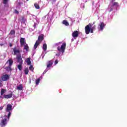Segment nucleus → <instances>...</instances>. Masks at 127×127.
Segmentation results:
<instances>
[{
  "mask_svg": "<svg viewBox=\"0 0 127 127\" xmlns=\"http://www.w3.org/2000/svg\"><path fill=\"white\" fill-rule=\"evenodd\" d=\"M34 6L37 8V9H39L40 7L39 6V5L37 3H34Z\"/></svg>",
  "mask_w": 127,
  "mask_h": 127,
  "instance_id": "25",
  "label": "nucleus"
},
{
  "mask_svg": "<svg viewBox=\"0 0 127 127\" xmlns=\"http://www.w3.org/2000/svg\"><path fill=\"white\" fill-rule=\"evenodd\" d=\"M24 50H26V51H28V49H29V47H28V45H27V44L25 43L24 45V48H23Z\"/></svg>",
  "mask_w": 127,
  "mask_h": 127,
  "instance_id": "15",
  "label": "nucleus"
},
{
  "mask_svg": "<svg viewBox=\"0 0 127 127\" xmlns=\"http://www.w3.org/2000/svg\"><path fill=\"white\" fill-rule=\"evenodd\" d=\"M90 28L95 30V29H96V25L92 26V27H90Z\"/></svg>",
  "mask_w": 127,
  "mask_h": 127,
  "instance_id": "31",
  "label": "nucleus"
},
{
  "mask_svg": "<svg viewBox=\"0 0 127 127\" xmlns=\"http://www.w3.org/2000/svg\"><path fill=\"white\" fill-rule=\"evenodd\" d=\"M40 82V78H38L36 80V85H38Z\"/></svg>",
  "mask_w": 127,
  "mask_h": 127,
  "instance_id": "28",
  "label": "nucleus"
},
{
  "mask_svg": "<svg viewBox=\"0 0 127 127\" xmlns=\"http://www.w3.org/2000/svg\"><path fill=\"white\" fill-rule=\"evenodd\" d=\"M43 39H44V35H43V34H42L38 36V40H37V41H38L39 42L41 43V42H42V40H43Z\"/></svg>",
  "mask_w": 127,
  "mask_h": 127,
  "instance_id": "9",
  "label": "nucleus"
},
{
  "mask_svg": "<svg viewBox=\"0 0 127 127\" xmlns=\"http://www.w3.org/2000/svg\"><path fill=\"white\" fill-rule=\"evenodd\" d=\"M13 51L14 52V55H19L20 54V50L19 49L16 48V47L13 48Z\"/></svg>",
  "mask_w": 127,
  "mask_h": 127,
  "instance_id": "5",
  "label": "nucleus"
},
{
  "mask_svg": "<svg viewBox=\"0 0 127 127\" xmlns=\"http://www.w3.org/2000/svg\"><path fill=\"white\" fill-rule=\"evenodd\" d=\"M119 5V3L118 2H115L113 3L112 6H118Z\"/></svg>",
  "mask_w": 127,
  "mask_h": 127,
  "instance_id": "26",
  "label": "nucleus"
},
{
  "mask_svg": "<svg viewBox=\"0 0 127 127\" xmlns=\"http://www.w3.org/2000/svg\"><path fill=\"white\" fill-rule=\"evenodd\" d=\"M93 26L91 23H89L88 25H86L85 27V31L86 34H89L90 33L91 27Z\"/></svg>",
  "mask_w": 127,
  "mask_h": 127,
  "instance_id": "3",
  "label": "nucleus"
},
{
  "mask_svg": "<svg viewBox=\"0 0 127 127\" xmlns=\"http://www.w3.org/2000/svg\"><path fill=\"white\" fill-rule=\"evenodd\" d=\"M61 44V42L57 43L55 44V46H59Z\"/></svg>",
  "mask_w": 127,
  "mask_h": 127,
  "instance_id": "30",
  "label": "nucleus"
},
{
  "mask_svg": "<svg viewBox=\"0 0 127 127\" xmlns=\"http://www.w3.org/2000/svg\"><path fill=\"white\" fill-rule=\"evenodd\" d=\"M106 25H105V23H104V22H101L100 25V29H101V30H103V29H104V27H105Z\"/></svg>",
  "mask_w": 127,
  "mask_h": 127,
  "instance_id": "16",
  "label": "nucleus"
},
{
  "mask_svg": "<svg viewBox=\"0 0 127 127\" xmlns=\"http://www.w3.org/2000/svg\"><path fill=\"white\" fill-rule=\"evenodd\" d=\"M16 59L17 63H19V64H23V60H22V58H21V54L17 55Z\"/></svg>",
  "mask_w": 127,
  "mask_h": 127,
  "instance_id": "4",
  "label": "nucleus"
},
{
  "mask_svg": "<svg viewBox=\"0 0 127 127\" xmlns=\"http://www.w3.org/2000/svg\"><path fill=\"white\" fill-rule=\"evenodd\" d=\"M17 68L20 70V71H21L22 70V64H19L17 65Z\"/></svg>",
  "mask_w": 127,
  "mask_h": 127,
  "instance_id": "22",
  "label": "nucleus"
},
{
  "mask_svg": "<svg viewBox=\"0 0 127 127\" xmlns=\"http://www.w3.org/2000/svg\"><path fill=\"white\" fill-rule=\"evenodd\" d=\"M80 33L78 31H74L72 33V36L73 38H76L79 36Z\"/></svg>",
  "mask_w": 127,
  "mask_h": 127,
  "instance_id": "7",
  "label": "nucleus"
},
{
  "mask_svg": "<svg viewBox=\"0 0 127 127\" xmlns=\"http://www.w3.org/2000/svg\"><path fill=\"white\" fill-rule=\"evenodd\" d=\"M20 43L21 46H23V45H24L25 44V43H26L25 42V38H21L20 39Z\"/></svg>",
  "mask_w": 127,
  "mask_h": 127,
  "instance_id": "11",
  "label": "nucleus"
},
{
  "mask_svg": "<svg viewBox=\"0 0 127 127\" xmlns=\"http://www.w3.org/2000/svg\"><path fill=\"white\" fill-rule=\"evenodd\" d=\"M21 4H23V2H18V5H21Z\"/></svg>",
  "mask_w": 127,
  "mask_h": 127,
  "instance_id": "34",
  "label": "nucleus"
},
{
  "mask_svg": "<svg viewBox=\"0 0 127 127\" xmlns=\"http://www.w3.org/2000/svg\"><path fill=\"white\" fill-rule=\"evenodd\" d=\"M41 43H40V42H39L38 41H36L34 46V49H36V48H37V47L40 45V44H41Z\"/></svg>",
  "mask_w": 127,
  "mask_h": 127,
  "instance_id": "14",
  "label": "nucleus"
},
{
  "mask_svg": "<svg viewBox=\"0 0 127 127\" xmlns=\"http://www.w3.org/2000/svg\"><path fill=\"white\" fill-rule=\"evenodd\" d=\"M7 6H8V5H7Z\"/></svg>",
  "mask_w": 127,
  "mask_h": 127,
  "instance_id": "45",
  "label": "nucleus"
},
{
  "mask_svg": "<svg viewBox=\"0 0 127 127\" xmlns=\"http://www.w3.org/2000/svg\"><path fill=\"white\" fill-rule=\"evenodd\" d=\"M90 32L91 33H94V29H92L91 28H90Z\"/></svg>",
  "mask_w": 127,
  "mask_h": 127,
  "instance_id": "33",
  "label": "nucleus"
},
{
  "mask_svg": "<svg viewBox=\"0 0 127 127\" xmlns=\"http://www.w3.org/2000/svg\"><path fill=\"white\" fill-rule=\"evenodd\" d=\"M1 78L2 81H7V80L9 79V76H8V74H5L2 76Z\"/></svg>",
  "mask_w": 127,
  "mask_h": 127,
  "instance_id": "10",
  "label": "nucleus"
},
{
  "mask_svg": "<svg viewBox=\"0 0 127 127\" xmlns=\"http://www.w3.org/2000/svg\"><path fill=\"white\" fill-rule=\"evenodd\" d=\"M43 49L44 51H46L47 50V45L46 44H44L43 45Z\"/></svg>",
  "mask_w": 127,
  "mask_h": 127,
  "instance_id": "19",
  "label": "nucleus"
},
{
  "mask_svg": "<svg viewBox=\"0 0 127 127\" xmlns=\"http://www.w3.org/2000/svg\"><path fill=\"white\" fill-rule=\"evenodd\" d=\"M96 23V22H93V24H95Z\"/></svg>",
  "mask_w": 127,
  "mask_h": 127,
  "instance_id": "43",
  "label": "nucleus"
},
{
  "mask_svg": "<svg viewBox=\"0 0 127 127\" xmlns=\"http://www.w3.org/2000/svg\"><path fill=\"white\" fill-rule=\"evenodd\" d=\"M57 49L59 52L64 53L65 52V49H66V42H64L61 47L58 46Z\"/></svg>",
  "mask_w": 127,
  "mask_h": 127,
  "instance_id": "2",
  "label": "nucleus"
},
{
  "mask_svg": "<svg viewBox=\"0 0 127 127\" xmlns=\"http://www.w3.org/2000/svg\"><path fill=\"white\" fill-rule=\"evenodd\" d=\"M5 92H6V90L5 89H1L0 91L1 96H2V95H3L4 93H5Z\"/></svg>",
  "mask_w": 127,
  "mask_h": 127,
  "instance_id": "23",
  "label": "nucleus"
},
{
  "mask_svg": "<svg viewBox=\"0 0 127 127\" xmlns=\"http://www.w3.org/2000/svg\"><path fill=\"white\" fill-rule=\"evenodd\" d=\"M29 70H30V71H32V72H33V70H34V67H33V66L32 65H30V67H29Z\"/></svg>",
  "mask_w": 127,
  "mask_h": 127,
  "instance_id": "27",
  "label": "nucleus"
},
{
  "mask_svg": "<svg viewBox=\"0 0 127 127\" xmlns=\"http://www.w3.org/2000/svg\"><path fill=\"white\" fill-rule=\"evenodd\" d=\"M25 75H28L29 72V70H28V68H25L24 70Z\"/></svg>",
  "mask_w": 127,
  "mask_h": 127,
  "instance_id": "18",
  "label": "nucleus"
},
{
  "mask_svg": "<svg viewBox=\"0 0 127 127\" xmlns=\"http://www.w3.org/2000/svg\"><path fill=\"white\" fill-rule=\"evenodd\" d=\"M112 10H113V8H111L110 9V10L109 11L110 12H111V11H112Z\"/></svg>",
  "mask_w": 127,
  "mask_h": 127,
  "instance_id": "40",
  "label": "nucleus"
},
{
  "mask_svg": "<svg viewBox=\"0 0 127 127\" xmlns=\"http://www.w3.org/2000/svg\"><path fill=\"white\" fill-rule=\"evenodd\" d=\"M56 1V0H52V2L53 3L54 2H55Z\"/></svg>",
  "mask_w": 127,
  "mask_h": 127,
  "instance_id": "38",
  "label": "nucleus"
},
{
  "mask_svg": "<svg viewBox=\"0 0 127 127\" xmlns=\"http://www.w3.org/2000/svg\"><path fill=\"white\" fill-rule=\"evenodd\" d=\"M56 64H58V60H56L55 61V64L56 65Z\"/></svg>",
  "mask_w": 127,
  "mask_h": 127,
  "instance_id": "35",
  "label": "nucleus"
},
{
  "mask_svg": "<svg viewBox=\"0 0 127 127\" xmlns=\"http://www.w3.org/2000/svg\"><path fill=\"white\" fill-rule=\"evenodd\" d=\"M9 45L10 47H12V44L11 43H9Z\"/></svg>",
  "mask_w": 127,
  "mask_h": 127,
  "instance_id": "39",
  "label": "nucleus"
},
{
  "mask_svg": "<svg viewBox=\"0 0 127 127\" xmlns=\"http://www.w3.org/2000/svg\"><path fill=\"white\" fill-rule=\"evenodd\" d=\"M3 109V107L2 106L0 107V111H2Z\"/></svg>",
  "mask_w": 127,
  "mask_h": 127,
  "instance_id": "37",
  "label": "nucleus"
},
{
  "mask_svg": "<svg viewBox=\"0 0 127 127\" xmlns=\"http://www.w3.org/2000/svg\"><path fill=\"white\" fill-rule=\"evenodd\" d=\"M27 1H28V0H26Z\"/></svg>",
  "mask_w": 127,
  "mask_h": 127,
  "instance_id": "44",
  "label": "nucleus"
},
{
  "mask_svg": "<svg viewBox=\"0 0 127 127\" xmlns=\"http://www.w3.org/2000/svg\"><path fill=\"white\" fill-rule=\"evenodd\" d=\"M15 34V31L14 30H11L10 32V35H14Z\"/></svg>",
  "mask_w": 127,
  "mask_h": 127,
  "instance_id": "24",
  "label": "nucleus"
},
{
  "mask_svg": "<svg viewBox=\"0 0 127 127\" xmlns=\"http://www.w3.org/2000/svg\"><path fill=\"white\" fill-rule=\"evenodd\" d=\"M3 97L4 99H10V98H12V93H10L7 95H4Z\"/></svg>",
  "mask_w": 127,
  "mask_h": 127,
  "instance_id": "13",
  "label": "nucleus"
},
{
  "mask_svg": "<svg viewBox=\"0 0 127 127\" xmlns=\"http://www.w3.org/2000/svg\"><path fill=\"white\" fill-rule=\"evenodd\" d=\"M6 118L3 119L2 120H1L0 123V126L1 127H4L6 126L7 122Z\"/></svg>",
  "mask_w": 127,
  "mask_h": 127,
  "instance_id": "6",
  "label": "nucleus"
},
{
  "mask_svg": "<svg viewBox=\"0 0 127 127\" xmlns=\"http://www.w3.org/2000/svg\"><path fill=\"white\" fill-rule=\"evenodd\" d=\"M14 12H15V13H16L17 14H18V13H19V12L18 11H17V10H16V9L14 10Z\"/></svg>",
  "mask_w": 127,
  "mask_h": 127,
  "instance_id": "32",
  "label": "nucleus"
},
{
  "mask_svg": "<svg viewBox=\"0 0 127 127\" xmlns=\"http://www.w3.org/2000/svg\"><path fill=\"white\" fill-rule=\"evenodd\" d=\"M0 99H3V98L2 96H0Z\"/></svg>",
  "mask_w": 127,
  "mask_h": 127,
  "instance_id": "42",
  "label": "nucleus"
},
{
  "mask_svg": "<svg viewBox=\"0 0 127 127\" xmlns=\"http://www.w3.org/2000/svg\"><path fill=\"white\" fill-rule=\"evenodd\" d=\"M23 89V86L22 84H20L19 86H17V90H19V91H21Z\"/></svg>",
  "mask_w": 127,
  "mask_h": 127,
  "instance_id": "17",
  "label": "nucleus"
},
{
  "mask_svg": "<svg viewBox=\"0 0 127 127\" xmlns=\"http://www.w3.org/2000/svg\"><path fill=\"white\" fill-rule=\"evenodd\" d=\"M26 63L27 65H30V64H31V61H30V58H27Z\"/></svg>",
  "mask_w": 127,
  "mask_h": 127,
  "instance_id": "20",
  "label": "nucleus"
},
{
  "mask_svg": "<svg viewBox=\"0 0 127 127\" xmlns=\"http://www.w3.org/2000/svg\"><path fill=\"white\" fill-rule=\"evenodd\" d=\"M53 61L51 60L49 61L47 63V69H48V70H49V69H50V68H51V66H52V65H53Z\"/></svg>",
  "mask_w": 127,
  "mask_h": 127,
  "instance_id": "8",
  "label": "nucleus"
},
{
  "mask_svg": "<svg viewBox=\"0 0 127 127\" xmlns=\"http://www.w3.org/2000/svg\"><path fill=\"white\" fill-rule=\"evenodd\" d=\"M12 110V106L10 104H7L6 108V112L7 113H8L7 116L6 115H4L5 118H7L8 120H9V118H10V116H11V112H10V111Z\"/></svg>",
  "mask_w": 127,
  "mask_h": 127,
  "instance_id": "1",
  "label": "nucleus"
},
{
  "mask_svg": "<svg viewBox=\"0 0 127 127\" xmlns=\"http://www.w3.org/2000/svg\"><path fill=\"white\" fill-rule=\"evenodd\" d=\"M63 24H64V25H66V26H68L69 25V23L67 22V20H64L63 21Z\"/></svg>",
  "mask_w": 127,
  "mask_h": 127,
  "instance_id": "21",
  "label": "nucleus"
},
{
  "mask_svg": "<svg viewBox=\"0 0 127 127\" xmlns=\"http://www.w3.org/2000/svg\"><path fill=\"white\" fill-rule=\"evenodd\" d=\"M7 62H8V63H9L8 67H9V68H10V67H11V66L12 65V64H13V61H12V60L11 59H10L6 63H6H7Z\"/></svg>",
  "mask_w": 127,
  "mask_h": 127,
  "instance_id": "12",
  "label": "nucleus"
},
{
  "mask_svg": "<svg viewBox=\"0 0 127 127\" xmlns=\"http://www.w3.org/2000/svg\"><path fill=\"white\" fill-rule=\"evenodd\" d=\"M8 2V0H3L2 3H3V4H6V3H7Z\"/></svg>",
  "mask_w": 127,
  "mask_h": 127,
  "instance_id": "29",
  "label": "nucleus"
},
{
  "mask_svg": "<svg viewBox=\"0 0 127 127\" xmlns=\"http://www.w3.org/2000/svg\"><path fill=\"white\" fill-rule=\"evenodd\" d=\"M116 0H111V2H114Z\"/></svg>",
  "mask_w": 127,
  "mask_h": 127,
  "instance_id": "41",
  "label": "nucleus"
},
{
  "mask_svg": "<svg viewBox=\"0 0 127 127\" xmlns=\"http://www.w3.org/2000/svg\"><path fill=\"white\" fill-rule=\"evenodd\" d=\"M47 71H48V69H46L44 71V72H43V74H46V72H47Z\"/></svg>",
  "mask_w": 127,
  "mask_h": 127,
  "instance_id": "36",
  "label": "nucleus"
}]
</instances>
